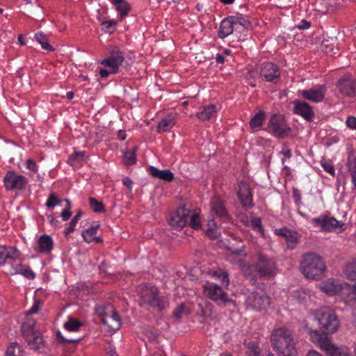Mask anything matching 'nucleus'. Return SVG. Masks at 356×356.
<instances>
[{
	"instance_id": "f03ea898",
	"label": "nucleus",
	"mask_w": 356,
	"mask_h": 356,
	"mask_svg": "<svg viewBox=\"0 0 356 356\" xmlns=\"http://www.w3.org/2000/svg\"><path fill=\"white\" fill-rule=\"evenodd\" d=\"M312 320L316 322L318 329L307 330L309 339L312 342V332L317 331L323 337L337 332L340 327V321L335 311L330 307H322L314 309L311 314Z\"/></svg>"
},
{
	"instance_id": "69168bd1",
	"label": "nucleus",
	"mask_w": 356,
	"mask_h": 356,
	"mask_svg": "<svg viewBox=\"0 0 356 356\" xmlns=\"http://www.w3.org/2000/svg\"><path fill=\"white\" fill-rule=\"evenodd\" d=\"M72 211L70 209H64L61 213V217L63 218V220L66 221L68 220L70 216H72Z\"/></svg>"
},
{
	"instance_id": "774afa93",
	"label": "nucleus",
	"mask_w": 356,
	"mask_h": 356,
	"mask_svg": "<svg viewBox=\"0 0 356 356\" xmlns=\"http://www.w3.org/2000/svg\"><path fill=\"white\" fill-rule=\"evenodd\" d=\"M309 27L310 23L305 20H302L298 25H297V28L298 29H308Z\"/></svg>"
},
{
	"instance_id": "a211bd4d",
	"label": "nucleus",
	"mask_w": 356,
	"mask_h": 356,
	"mask_svg": "<svg viewBox=\"0 0 356 356\" xmlns=\"http://www.w3.org/2000/svg\"><path fill=\"white\" fill-rule=\"evenodd\" d=\"M337 88L343 95L353 97L356 94V80L350 78L341 79L337 83Z\"/></svg>"
},
{
	"instance_id": "864d4df0",
	"label": "nucleus",
	"mask_w": 356,
	"mask_h": 356,
	"mask_svg": "<svg viewBox=\"0 0 356 356\" xmlns=\"http://www.w3.org/2000/svg\"><path fill=\"white\" fill-rule=\"evenodd\" d=\"M143 332L149 341L157 342L159 335L156 332H154L153 330L145 329Z\"/></svg>"
},
{
	"instance_id": "9d476101",
	"label": "nucleus",
	"mask_w": 356,
	"mask_h": 356,
	"mask_svg": "<svg viewBox=\"0 0 356 356\" xmlns=\"http://www.w3.org/2000/svg\"><path fill=\"white\" fill-rule=\"evenodd\" d=\"M311 222L315 227L319 228L321 231L323 232H332L339 227L340 230H343V224H341L336 218L329 215H321L312 218Z\"/></svg>"
},
{
	"instance_id": "4c0bfd02",
	"label": "nucleus",
	"mask_w": 356,
	"mask_h": 356,
	"mask_svg": "<svg viewBox=\"0 0 356 356\" xmlns=\"http://www.w3.org/2000/svg\"><path fill=\"white\" fill-rule=\"evenodd\" d=\"M115 66V71H118L119 66L123 63L124 58L122 53L119 51H113L109 56Z\"/></svg>"
},
{
	"instance_id": "4d7b16f0",
	"label": "nucleus",
	"mask_w": 356,
	"mask_h": 356,
	"mask_svg": "<svg viewBox=\"0 0 356 356\" xmlns=\"http://www.w3.org/2000/svg\"><path fill=\"white\" fill-rule=\"evenodd\" d=\"M280 154H282L284 156V158L282 159V163L284 165V168H286V169H288L289 167L285 165V161H286V158H291L292 154H291V152L289 149L286 148V147H284L283 148V149L280 152Z\"/></svg>"
},
{
	"instance_id": "7ed1b4c3",
	"label": "nucleus",
	"mask_w": 356,
	"mask_h": 356,
	"mask_svg": "<svg viewBox=\"0 0 356 356\" xmlns=\"http://www.w3.org/2000/svg\"><path fill=\"white\" fill-rule=\"evenodd\" d=\"M271 343L273 350L278 356H296L297 355L296 341L292 331L286 327L273 330L271 334Z\"/></svg>"
},
{
	"instance_id": "09e8293b",
	"label": "nucleus",
	"mask_w": 356,
	"mask_h": 356,
	"mask_svg": "<svg viewBox=\"0 0 356 356\" xmlns=\"http://www.w3.org/2000/svg\"><path fill=\"white\" fill-rule=\"evenodd\" d=\"M209 228L206 230V234L208 236L211 238H215L217 237V232L215 230V227H216V222L213 218L209 220Z\"/></svg>"
},
{
	"instance_id": "e2e57ef3",
	"label": "nucleus",
	"mask_w": 356,
	"mask_h": 356,
	"mask_svg": "<svg viewBox=\"0 0 356 356\" xmlns=\"http://www.w3.org/2000/svg\"><path fill=\"white\" fill-rule=\"evenodd\" d=\"M40 303V302L39 300H35L34 302L33 305L28 311L27 314H33L37 313L38 312V310H39Z\"/></svg>"
},
{
	"instance_id": "c756f323",
	"label": "nucleus",
	"mask_w": 356,
	"mask_h": 356,
	"mask_svg": "<svg viewBox=\"0 0 356 356\" xmlns=\"http://www.w3.org/2000/svg\"><path fill=\"white\" fill-rule=\"evenodd\" d=\"M245 348L247 356H261V349L257 340L245 341Z\"/></svg>"
},
{
	"instance_id": "6e6d98bb",
	"label": "nucleus",
	"mask_w": 356,
	"mask_h": 356,
	"mask_svg": "<svg viewBox=\"0 0 356 356\" xmlns=\"http://www.w3.org/2000/svg\"><path fill=\"white\" fill-rule=\"evenodd\" d=\"M84 152H76L73 154H72L68 159V163H70L71 165H73V162L79 159H83L84 156Z\"/></svg>"
},
{
	"instance_id": "052dcab7",
	"label": "nucleus",
	"mask_w": 356,
	"mask_h": 356,
	"mask_svg": "<svg viewBox=\"0 0 356 356\" xmlns=\"http://www.w3.org/2000/svg\"><path fill=\"white\" fill-rule=\"evenodd\" d=\"M26 168L32 172H36L38 170V165L35 161L33 159H28L26 162Z\"/></svg>"
},
{
	"instance_id": "dca6fc26",
	"label": "nucleus",
	"mask_w": 356,
	"mask_h": 356,
	"mask_svg": "<svg viewBox=\"0 0 356 356\" xmlns=\"http://www.w3.org/2000/svg\"><path fill=\"white\" fill-rule=\"evenodd\" d=\"M237 195L243 207L246 208L252 207V194L247 183L241 181L238 184Z\"/></svg>"
},
{
	"instance_id": "ea45409f",
	"label": "nucleus",
	"mask_w": 356,
	"mask_h": 356,
	"mask_svg": "<svg viewBox=\"0 0 356 356\" xmlns=\"http://www.w3.org/2000/svg\"><path fill=\"white\" fill-rule=\"evenodd\" d=\"M16 273L24 275L29 280H33L35 277V273L28 266L24 267L22 265L17 266Z\"/></svg>"
},
{
	"instance_id": "0e129e2a",
	"label": "nucleus",
	"mask_w": 356,
	"mask_h": 356,
	"mask_svg": "<svg viewBox=\"0 0 356 356\" xmlns=\"http://www.w3.org/2000/svg\"><path fill=\"white\" fill-rule=\"evenodd\" d=\"M57 337L63 341H66L70 343H76L81 340V338L79 339H65L64 338L59 332H57Z\"/></svg>"
},
{
	"instance_id": "393cba45",
	"label": "nucleus",
	"mask_w": 356,
	"mask_h": 356,
	"mask_svg": "<svg viewBox=\"0 0 356 356\" xmlns=\"http://www.w3.org/2000/svg\"><path fill=\"white\" fill-rule=\"evenodd\" d=\"M242 21H245L242 17L230 16L224 19V38L231 34L238 24L242 25Z\"/></svg>"
},
{
	"instance_id": "3c124183",
	"label": "nucleus",
	"mask_w": 356,
	"mask_h": 356,
	"mask_svg": "<svg viewBox=\"0 0 356 356\" xmlns=\"http://www.w3.org/2000/svg\"><path fill=\"white\" fill-rule=\"evenodd\" d=\"M189 217H190V221H189L190 226L195 229H200L201 227V225H200L199 215L197 213H194Z\"/></svg>"
},
{
	"instance_id": "de8ad7c7",
	"label": "nucleus",
	"mask_w": 356,
	"mask_h": 356,
	"mask_svg": "<svg viewBox=\"0 0 356 356\" xmlns=\"http://www.w3.org/2000/svg\"><path fill=\"white\" fill-rule=\"evenodd\" d=\"M321 167L330 175L334 176L335 171L332 162L330 160L322 159L321 161Z\"/></svg>"
},
{
	"instance_id": "a18cd8bd",
	"label": "nucleus",
	"mask_w": 356,
	"mask_h": 356,
	"mask_svg": "<svg viewBox=\"0 0 356 356\" xmlns=\"http://www.w3.org/2000/svg\"><path fill=\"white\" fill-rule=\"evenodd\" d=\"M81 325V322L73 318H69V320L65 323V327L69 331H76Z\"/></svg>"
},
{
	"instance_id": "338daca9",
	"label": "nucleus",
	"mask_w": 356,
	"mask_h": 356,
	"mask_svg": "<svg viewBox=\"0 0 356 356\" xmlns=\"http://www.w3.org/2000/svg\"><path fill=\"white\" fill-rule=\"evenodd\" d=\"M122 183L130 191L132 189L133 181H132V180L129 177H124L123 179H122Z\"/></svg>"
},
{
	"instance_id": "603ef678",
	"label": "nucleus",
	"mask_w": 356,
	"mask_h": 356,
	"mask_svg": "<svg viewBox=\"0 0 356 356\" xmlns=\"http://www.w3.org/2000/svg\"><path fill=\"white\" fill-rule=\"evenodd\" d=\"M293 297L297 301L302 302L307 298L308 294L305 289H300L293 292Z\"/></svg>"
},
{
	"instance_id": "2eb2a0df",
	"label": "nucleus",
	"mask_w": 356,
	"mask_h": 356,
	"mask_svg": "<svg viewBox=\"0 0 356 356\" xmlns=\"http://www.w3.org/2000/svg\"><path fill=\"white\" fill-rule=\"evenodd\" d=\"M204 295L213 302L221 305L222 303V288L216 284L207 282L203 286Z\"/></svg>"
},
{
	"instance_id": "5701e85b",
	"label": "nucleus",
	"mask_w": 356,
	"mask_h": 356,
	"mask_svg": "<svg viewBox=\"0 0 356 356\" xmlns=\"http://www.w3.org/2000/svg\"><path fill=\"white\" fill-rule=\"evenodd\" d=\"M25 341L31 349L38 353L44 351L45 344L40 332H36L35 334L32 335L31 337L26 339Z\"/></svg>"
},
{
	"instance_id": "6e6552de",
	"label": "nucleus",
	"mask_w": 356,
	"mask_h": 356,
	"mask_svg": "<svg viewBox=\"0 0 356 356\" xmlns=\"http://www.w3.org/2000/svg\"><path fill=\"white\" fill-rule=\"evenodd\" d=\"M245 305L255 311L265 310L270 305V298L263 290L249 292L246 295Z\"/></svg>"
},
{
	"instance_id": "13d9d810",
	"label": "nucleus",
	"mask_w": 356,
	"mask_h": 356,
	"mask_svg": "<svg viewBox=\"0 0 356 356\" xmlns=\"http://www.w3.org/2000/svg\"><path fill=\"white\" fill-rule=\"evenodd\" d=\"M251 225L253 228L257 229L261 232H262L261 222L259 218L253 217L251 220Z\"/></svg>"
},
{
	"instance_id": "bf43d9fd",
	"label": "nucleus",
	"mask_w": 356,
	"mask_h": 356,
	"mask_svg": "<svg viewBox=\"0 0 356 356\" xmlns=\"http://www.w3.org/2000/svg\"><path fill=\"white\" fill-rule=\"evenodd\" d=\"M346 124L350 129L356 130V118L349 116L346 121Z\"/></svg>"
},
{
	"instance_id": "20e7f679",
	"label": "nucleus",
	"mask_w": 356,
	"mask_h": 356,
	"mask_svg": "<svg viewBox=\"0 0 356 356\" xmlns=\"http://www.w3.org/2000/svg\"><path fill=\"white\" fill-rule=\"evenodd\" d=\"M300 269L307 279L318 280L324 276L327 267L320 255L316 253H307L302 255Z\"/></svg>"
},
{
	"instance_id": "9b49d317",
	"label": "nucleus",
	"mask_w": 356,
	"mask_h": 356,
	"mask_svg": "<svg viewBox=\"0 0 356 356\" xmlns=\"http://www.w3.org/2000/svg\"><path fill=\"white\" fill-rule=\"evenodd\" d=\"M268 126L275 136L280 138L286 136L291 131V128L286 126L282 115H273Z\"/></svg>"
},
{
	"instance_id": "ddd939ff",
	"label": "nucleus",
	"mask_w": 356,
	"mask_h": 356,
	"mask_svg": "<svg viewBox=\"0 0 356 356\" xmlns=\"http://www.w3.org/2000/svg\"><path fill=\"white\" fill-rule=\"evenodd\" d=\"M191 211L186 207V204H181L170 219V224L176 228H183L188 222Z\"/></svg>"
},
{
	"instance_id": "7c9ffc66",
	"label": "nucleus",
	"mask_w": 356,
	"mask_h": 356,
	"mask_svg": "<svg viewBox=\"0 0 356 356\" xmlns=\"http://www.w3.org/2000/svg\"><path fill=\"white\" fill-rule=\"evenodd\" d=\"M211 213L215 214L220 219L222 218V200L220 195L215 196L211 202Z\"/></svg>"
},
{
	"instance_id": "f8f14e48",
	"label": "nucleus",
	"mask_w": 356,
	"mask_h": 356,
	"mask_svg": "<svg viewBox=\"0 0 356 356\" xmlns=\"http://www.w3.org/2000/svg\"><path fill=\"white\" fill-rule=\"evenodd\" d=\"M3 182L7 190L21 191L26 186L28 181L24 175H17L14 171H8L3 179Z\"/></svg>"
},
{
	"instance_id": "a878e982",
	"label": "nucleus",
	"mask_w": 356,
	"mask_h": 356,
	"mask_svg": "<svg viewBox=\"0 0 356 356\" xmlns=\"http://www.w3.org/2000/svg\"><path fill=\"white\" fill-rule=\"evenodd\" d=\"M149 172L152 177L168 182H170L174 179V175L170 170H160L156 167L149 166Z\"/></svg>"
},
{
	"instance_id": "72a5a7b5",
	"label": "nucleus",
	"mask_w": 356,
	"mask_h": 356,
	"mask_svg": "<svg viewBox=\"0 0 356 356\" xmlns=\"http://www.w3.org/2000/svg\"><path fill=\"white\" fill-rule=\"evenodd\" d=\"M6 356H26L22 346L16 343H12L7 348Z\"/></svg>"
},
{
	"instance_id": "c9c22d12",
	"label": "nucleus",
	"mask_w": 356,
	"mask_h": 356,
	"mask_svg": "<svg viewBox=\"0 0 356 356\" xmlns=\"http://www.w3.org/2000/svg\"><path fill=\"white\" fill-rule=\"evenodd\" d=\"M35 39L41 45L42 49L49 51H54V48L48 42L47 36L42 32L35 33Z\"/></svg>"
},
{
	"instance_id": "4468645a",
	"label": "nucleus",
	"mask_w": 356,
	"mask_h": 356,
	"mask_svg": "<svg viewBox=\"0 0 356 356\" xmlns=\"http://www.w3.org/2000/svg\"><path fill=\"white\" fill-rule=\"evenodd\" d=\"M327 91L325 85H318L314 88L301 91L302 97L312 102H321Z\"/></svg>"
},
{
	"instance_id": "39448f33",
	"label": "nucleus",
	"mask_w": 356,
	"mask_h": 356,
	"mask_svg": "<svg viewBox=\"0 0 356 356\" xmlns=\"http://www.w3.org/2000/svg\"><path fill=\"white\" fill-rule=\"evenodd\" d=\"M312 343L324 350L329 356H351L348 347L336 346L330 339L323 337L317 331L312 332Z\"/></svg>"
},
{
	"instance_id": "4be33fe9",
	"label": "nucleus",
	"mask_w": 356,
	"mask_h": 356,
	"mask_svg": "<svg viewBox=\"0 0 356 356\" xmlns=\"http://www.w3.org/2000/svg\"><path fill=\"white\" fill-rule=\"evenodd\" d=\"M20 256V252L15 247L0 245V266L5 264L7 259L15 260Z\"/></svg>"
},
{
	"instance_id": "1a4fd4ad",
	"label": "nucleus",
	"mask_w": 356,
	"mask_h": 356,
	"mask_svg": "<svg viewBox=\"0 0 356 356\" xmlns=\"http://www.w3.org/2000/svg\"><path fill=\"white\" fill-rule=\"evenodd\" d=\"M142 305H148L156 307L159 311H162L165 307L164 300L159 296L158 289L155 286H150L143 289L141 295Z\"/></svg>"
},
{
	"instance_id": "49530a36",
	"label": "nucleus",
	"mask_w": 356,
	"mask_h": 356,
	"mask_svg": "<svg viewBox=\"0 0 356 356\" xmlns=\"http://www.w3.org/2000/svg\"><path fill=\"white\" fill-rule=\"evenodd\" d=\"M124 163L127 165H131L136 163V155L133 152L127 150L124 153Z\"/></svg>"
},
{
	"instance_id": "f257e3e1",
	"label": "nucleus",
	"mask_w": 356,
	"mask_h": 356,
	"mask_svg": "<svg viewBox=\"0 0 356 356\" xmlns=\"http://www.w3.org/2000/svg\"><path fill=\"white\" fill-rule=\"evenodd\" d=\"M321 292L328 297H337L340 301L349 306L355 305L356 293L353 285L334 277L327 278L317 284Z\"/></svg>"
},
{
	"instance_id": "aec40b11",
	"label": "nucleus",
	"mask_w": 356,
	"mask_h": 356,
	"mask_svg": "<svg viewBox=\"0 0 356 356\" xmlns=\"http://www.w3.org/2000/svg\"><path fill=\"white\" fill-rule=\"evenodd\" d=\"M294 113L302 116L307 121H311L314 117V112L311 106L304 102H294Z\"/></svg>"
},
{
	"instance_id": "0eeeda50",
	"label": "nucleus",
	"mask_w": 356,
	"mask_h": 356,
	"mask_svg": "<svg viewBox=\"0 0 356 356\" xmlns=\"http://www.w3.org/2000/svg\"><path fill=\"white\" fill-rule=\"evenodd\" d=\"M97 313L101 316L102 323L107 325L109 330L116 331L120 327L121 319L112 305L100 306L97 309Z\"/></svg>"
},
{
	"instance_id": "b1692460",
	"label": "nucleus",
	"mask_w": 356,
	"mask_h": 356,
	"mask_svg": "<svg viewBox=\"0 0 356 356\" xmlns=\"http://www.w3.org/2000/svg\"><path fill=\"white\" fill-rule=\"evenodd\" d=\"M38 245L35 250L41 254H48L53 249V240L49 235H42L38 238Z\"/></svg>"
},
{
	"instance_id": "423d86ee",
	"label": "nucleus",
	"mask_w": 356,
	"mask_h": 356,
	"mask_svg": "<svg viewBox=\"0 0 356 356\" xmlns=\"http://www.w3.org/2000/svg\"><path fill=\"white\" fill-rule=\"evenodd\" d=\"M237 263L246 276H250L253 271H257L261 276L271 275L275 266L273 261L268 260L262 254L258 255V264L257 266L245 265L241 258L238 259Z\"/></svg>"
},
{
	"instance_id": "473e14b6",
	"label": "nucleus",
	"mask_w": 356,
	"mask_h": 356,
	"mask_svg": "<svg viewBox=\"0 0 356 356\" xmlns=\"http://www.w3.org/2000/svg\"><path fill=\"white\" fill-rule=\"evenodd\" d=\"M265 118V113L262 111H258L250 120V127L252 130H256L261 127Z\"/></svg>"
},
{
	"instance_id": "f3484780",
	"label": "nucleus",
	"mask_w": 356,
	"mask_h": 356,
	"mask_svg": "<svg viewBox=\"0 0 356 356\" xmlns=\"http://www.w3.org/2000/svg\"><path fill=\"white\" fill-rule=\"evenodd\" d=\"M260 74L266 81H275L280 75L277 66L272 63H265L262 65Z\"/></svg>"
},
{
	"instance_id": "37998d69",
	"label": "nucleus",
	"mask_w": 356,
	"mask_h": 356,
	"mask_svg": "<svg viewBox=\"0 0 356 356\" xmlns=\"http://www.w3.org/2000/svg\"><path fill=\"white\" fill-rule=\"evenodd\" d=\"M321 50L326 54H330L332 56L339 55L337 52L334 51L335 45L334 42H329L328 41H323L321 44Z\"/></svg>"
},
{
	"instance_id": "a19ab883",
	"label": "nucleus",
	"mask_w": 356,
	"mask_h": 356,
	"mask_svg": "<svg viewBox=\"0 0 356 356\" xmlns=\"http://www.w3.org/2000/svg\"><path fill=\"white\" fill-rule=\"evenodd\" d=\"M89 202L91 209L95 213L105 212V207L102 202L98 201L94 197L89 198Z\"/></svg>"
},
{
	"instance_id": "cd10ccee",
	"label": "nucleus",
	"mask_w": 356,
	"mask_h": 356,
	"mask_svg": "<svg viewBox=\"0 0 356 356\" xmlns=\"http://www.w3.org/2000/svg\"><path fill=\"white\" fill-rule=\"evenodd\" d=\"M343 273L348 280L356 281V259H353L346 263Z\"/></svg>"
},
{
	"instance_id": "bb28decb",
	"label": "nucleus",
	"mask_w": 356,
	"mask_h": 356,
	"mask_svg": "<svg viewBox=\"0 0 356 356\" xmlns=\"http://www.w3.org/2000/svg\"><path fill=\"white\" fill-rule=\"evenodd\" d=\"M216 111L217 108L214 104L204 106L202 111L196 113V117L202 121H205L211 118Z\"/></svg>"
},
{
	"instance_id": "412c9836",
	"label": "nucleus",
	"mask_w": 356,
	"mask_h": 356,
	"mask_svg": "<svg viewBox=\"0 0 356 356\" xmlns=\"http://www.w3.org/2000/svg\"><path fill=\"white\" fill-rule=\"evenodd\" d=\"M24 10L29 16L40 18L44 13L38 0H24Z\"/></svg>"
},
{
	"instance_id": "8fccbe9b",
	"label": "nucleus",
	"mask_w": 356,
	"mask_h": 356,
	"mask_svg": "<svg viewBox=\"0 0 356 356\" xmlns=\"http://www.w3.org/2000/svg\"><path fill=\"white\" fill-rule=\"evenodd\" d=\"M101 24L102 26V30L108 33L113 32L116 26V22L113 20L104 21Z\"/></svg>"
},
{
	"instance_id": "c85d7f7f",
	"label": "nucleus",
	"mask_w": 356,
	"mask_h": 356,
	"mask_svg": "<svg viewBox=\"0 0 356 356\" xmlns=\"http://www.w3.org/2000/svg\"><path fill=\"white\" fill-rule=\"evenodd\" d=\"M35 321L33 320H29L24 322L21 326V332L23 338L26 340L31 337L32 335L35 334L39 331L34 329Z\"/></svg>"
},
{
	"instance_id": "5fc2aeb1",
	"label": "nucleus",
	"mask_w": 356,
	"mask_h": 356,
	"mask_svg": "<svg viewBox=\"0 0 356 356\" xmlns=\"http://www.w3.org/2000/svg\"><path fill=\"white\" fill-rule=\"evenodd\" d=\"M59 203V200L57 197L54 194L51 193L49 196L48 200L46 202V207L49 208L54 207Z\"/></svg>"
},
{
	"instance_id": "e433bc0d",
	"label": "nucleus",
	"mask_w": 356,
	"mask_h": 356,
	"mask_svg": "<svg viewBox=\"0 0 356 356\" xmlns=\"http://www.w3.org/2000/svg\"><path fill=\"white\" fill-rule=\"evenodd\" d=\"M99 226L100 225L97 224L95 226H91L86 230L82 232L81 235L86 242L91 243L94 241V237Z\"/></svg>"
},
{
	"instance_id": "2f4dec72",
	"label": "nucleus",
	"mask_w": 356,
	"mask_h": 356,
	"mask_svg": "<svg viewBox=\"0 0 356 356\" xmlns=\"http://www.w3.org/2000/svg\"><path fill=\"white\" fill-rule=\"evenodd\" d=\"M175 124V120L172 116H168L162 119L157 126L159 132H166L172 129Z\"/></svg>"
},
{
	"instance_id": "58836bf2",
	"label": "nucleus",
	"mask_w": 356,
	"mask_h": 356,
	"mask_svg": "<svg viewBox=\"0 0 356 356\" xmlns=\"http://www.w3.org/2000/svg\"><path fill=\"white\" fill-rule=\"evenodd\" d=\"M348 170L350 172L352 177V184L353 188H356V159H349L347 163Z\"/></svg>"
},
{
	"instance_id": "c03bdc74",
	"label": "nucleus",
	"mask_w": 356,
	"mask_h": 356,
	"mask_svg": "<svg viewBox=\"0 0 356 356\" xmlns=\"http://www.w3.org/2000/svg\"><path fill=\"white\" fill-rule=\"evenodd\" d=\"M83 213L81 211H79L72 218L69 227L64 232L66 236L74 230L75 226L79 219L83 216Z\"/></svg>"
},
{
	"instance_id": "6ab92c4d",
	"label": "nucleus",
	"mask_w": 356,
	"mask_h": 356,
	"mask_svg": "<svg viewBox=\"0 0 356 356\" xmlns=\"http://www.w3.org/2000/svg\"><path fill=\"white\" fill-rule=\"evenodd\" d=\"M275 233L277 236H283L290 248H293L296 246L300 238V234L297 232L285 227L276 229Z\"/></svg>"
},
{
	"instance_id": "680f3d73",
	"label": "nucleus",
	"mask_w": 356,
	"mask_h": 356,
	"mask_svg": "<svg viewBox=\"0 0 356 356\" xmlns=\"http://www.w3.org/2000/svg\"><path fill=\"white\" fill-rule=\"evenodd\" d=\"M101 64L104 65L105 66L110 67L111 68V74L118 72V71H115V66L113 65V63L110 57L107 59L102 60L101 61Z\"/></svg>"
},
{
	"instance_id": "f704fd0d",
	"label": "nucleus",
	"mask_w": 356,
	"mask_h": 356,
	"mask_svg": "<svg viewBox=\"0 0 356 356\" xmlns=\"http://www.w3.org/2000/svg\"><path fill=\"white\" fill-rule=\"evenodd\" d=\"M191 312V309L184 302H182L175 309L172 315L175 318L179 320L184 316H188Z\"/></svg>"
},
{
	"instance_id": "79ce46f5",
	"label": "nucleus",
	"mask_w": 356,
	"mask_h": 356,
	"mask_svg": "<svg viewBox=\"0 0 356 356\" xmlns=\"http://www.w3.org/2000/svg\"><path fill=\"white\" fill-rule=\"evenodd\" d=\"M115 6V10L120 13V20H122V18L129 12L131 6L126 1H124Z\"/></svg>"
}]
</instances>
